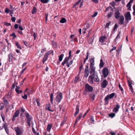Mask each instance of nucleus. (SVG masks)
<instances>
[{
    "mask_svg": "<svg viewBox=\"0 0 135 135\" xmlns=\"http://www.w3.org/2000/svg\"><path fill=\"white\" fill-rule=\"evenodd\" d=\"M104 65V63L103 62V60L102 59L100 60V63L99 66L100 68H101L103 67Z\"/></svg>",
    "mask_w": 135,
    "mask_h": 135,
    "instance_id": "30",
    "label": "nucleus"
},
{
    "mask_svg": "<svg viewBox=\"0 0 135 135\" xmlns=\"http://www.w3.org/2000/svg\"><path fill=\"white\" fill-rule=\"evenodd\" d=\"M52 44L53 46L54 47H56L57 44L54 41H52Z\"/></svg>",
    "mask_w": 135,
    "mask_h": 135,
    "instance_id": "38",
    "label": "nucleus"
},
{
    "mask_svg": "<svg viewBox=\"0 0 135 135\" xmlns=\"http://www.w3.org/2000/svg\"><path fill=\"white\" fill-rule=\"evenodd\" d=\"M116 47H113L112 49L109 51L110 52H111L112 51H113L114 50H115L116 49Z\"/></svg>",
    "mask_w": 135,
    "mask_h": 135,
    "instance_id": "62",
    "label": "nucleus"
},
{
    "mask_svg": "<svg viewBox=\"0 0 135 135\" xmlns=\"http://www.w3.org/2000/svg\"><path fill=\"white\" fill-rule=\"evenodd\" d=\"M47 53H48V54H50L51 53H53V51L52 50H50L48 51Z\"/></svg>",
    "mask_w": 135,
    "mask_h": 135,
    "instance_id": "59",
    "label": "nucleus"
},
{
    "mask_svg": "<svg viewBox=\"0 0 135 135\" xmlns=\"http://www.w3.org/2000/svg\"><path fill=\"white\" fill-rule=\"evenodd\" d=\"M50 104H47L45 107V109L46 110H47L50 111H51V112H52L53 111L51 110L50 109Z\"/></svg>",
    "mask_w": 135,
    "mask_h": 135,
    "instance_id": "25",
    "label": "nucleus"
},
{
    "mask_svg": "<svg viewBox=\"0 0 135 135\" xmlns=\"http://www.w3.org/2000/svg\"><path fill=\"white\" fill-rule=\"evenodd\" d=\"M133 1V0H131L127 5V7L128 8L127 10L129 11L131 10V4Z\"/></svg>",
    "mask_w": 135,
    "mask_h": 135,
    "instance_id": "16",
    "label": "nucleus"
},
{
    "mask_svg": "<svg viewBox=\"0 0 135 135\" xmlns=\"http://www.w3.org/2000/svg\"><path fill=\"white\" fill-rule=\"evenodd\" d=\"M66 22V20L64 18H62L60 21L61 23H64Z\"/></svg>",
    "mask_w": 135,
    "mask_h": 135,
    "instance_id": "33",
    "label": "nucleus"
},
{
    "mask_svg": "<svg viewBox=\"0 0 135 135\" xmlns=\"http://www.w3.org/2000/svg\"><path fill=\"white\" fill-rule=\"evenodd\" d=\"M93 39L92 38H91L88 40V42L89 44H90L93 42Z\"/></svg>",
    "mask_w": 135,
    "mask_h": 135,
    "instance_id": "41",
    "label": "nucleus"
},
{
    "mask_svg": "<svg viewBox=\"0 0 135 135\" xmlns=\"http://www.w3.org/2000/svg\"><path fill=\"white\" fill-rule=\"evenodd\" d=\"M27 94L28 95H29L31 94V90H29L28 91H27Z\"/></svg>",
    "mask_w": 135,
    "mask_h": 135,
    "instance_id": "53",
    "label": "nucleus"
},
{
    "mask_svg": "<svg viewBox=\"0 0 135 135\" xmlns=\"http://www.w3.org/2000/svg\"><path fill=\"white\" fill-rule=\"evenodd\" d=\"M23 42L24 44L26 46H29V44L26 41H23Z\"/></svg>",
    "mask_w": 135,
    "mask_h": 135,
    "instance_id": "43",
    "label": "nucleus"
},
{
    "mask_svg": "<svg viewBox=\"0 0 135 135\" xmlns=\"http://www.w3.org/2000/svg\"><path fill=\"white\" fill-rule=\"evenodd\" d=\"M79 79V78L78 77H75V80H74V82L75 83H76L78 80Z\"/></svg>",
    "mask_w": 135,
    "mask_h": 135,
    "instance_id": "50",
    "label": "nucleus"
},
{
    "mask_svg": "<svg viewBox=\"0 0 135 135\" xmlns=\"http://www.w3.org/2000/svg\"><path fill=\"white\" fill-rule=\"evenodd\" d=\"M3 128H4L5 130L6 131V133L7 134H8L9 133V131L7 127V124L6 123H4L3 124Z\"/></svg>",
    "mask_w": 135,
    "mask_h": 135,
    "instance_id": "18",
    "label": "nucleus"
},
{
    "mask_svg": "<svg viewBox=\"0 0 135 135\" xmlns=\"http://www.w3.org/2000/svg\"><path fill=\"white\" fill-rule=\"evenodd\" d=\"M122 15L119 12V9H116L115 10L114 16L116 19H118Z\"/></svg>",
    "mask_w": 135,
    "mask_h": 135,
    "instance_id": "7",
    "label": "nucleus"
},
{
    "mask_svg": "<svg viewBox=\"0 0 135 135\" xmlns=\"http://www.w3.org/2000/svg\"><path fill=\"white\" fill-rule=\"evenodd\" d=\"M88 59V52L87 53V55L86 56V58H85L84 60V64L85 62Z\"/></svg>",
    "mask_w": 135,
    "mask_h": 135,
    "instance_id": "45",
    "label": "nucleus"
},
{
    "mask_svg": "<svg viewBox=\"0 0 135 135\" xmlns=\"http://www.w3.org/2000/svg\"><path fill=\"white\" fill-rule=\"evenodd\" d=\"M89 24H87V25L86 26V27H87L86 28H83V30H84L85 31H86V30L87 29H88V28L89 27Z\"/></svg>",
    "mask_w": 135,
    "mask_h": 135,
    "instance_id": "51",
    "label": "nucleus"
},
{
    "mask_svg": "<svg viewBox=\"0 0 135 135\" xmlns=\"http://www.w3.org/2000/svg\"><path fill=\"white\" fill-rule=\"evenodd\" d=\"M120 107V105L118 103H117L116 106L113 109V111L115 113H117L119 111V109Z\"/></svg>",
    "mask_w": 135,
    "mask_h": 135,
    "instance_id": "13",
    "label": "nucleus"
},
{
    "mask_svg": "<svg viewBox=\"0 0 135 135\" xmlns=\"http://www.w3.org/2000/svg\"><path fill=\"white\" fill-rule=\"evenodd\" d=\"M20 87L19 86H16V88L15 89V91L18 94H20L22 93V91L20 90Z\"/></svg>",
    "mask_w": 135,
    "mask_h": 135,
    "instance_id": "20",
    "label": "nucleus"
},
{
    "mask_svg": "<svg viewBox=\"0 0 135 135\" xmlns=\"http://www.w3.org/2000/svg\"><path fill=\"white\" fill-rule=\"evenodd\" d=\"M82 115V113H80L79 114V115L78 117L77 118L76 120L75 123L74 124L75 125L76 123L77 122L78 120H79L81 118Z\"/></svg>",
    "mask_w": 135,
    "mask_h": 135,
    "instance_id": "28",
    "label": "nucleus"
},
{
    "mask_svg": "<svg viewBox=\"0 0 135 135\" xmlns=\"http://www.w3.org/2000/svg\"><path fill=\"white\" fill-rule=\"evenodd\" d=\"M47 58L44 56V57L43 59V61H42L43 63L44 64V62L46 60H47Z\"/></svg>",
    "mask_w": 135,
    "mask_h": 135,
    "instance_id": "39",
    "label": "nucleus"
},
{
    "mask_svg": "<svg viewBox=\"0 0 135 135\" xmlns=\"http://www.w3.org/2000/svg\"><path fill=\"white\" fill-rule=\"evenodd\" d=\"M12 21L13 22H15L16 20V18L15 17H12L11 18Z\"/></svg>",
    "mask_w": 135,
    "mask_h": 135,
    "instance_id": "49",
    "label": "nucleus"
},
{
    "mask_svg": "<svg viewBox=\"0 0 135 135\" xmlns=\"http://www.w3.org/2000/svg\"><path fill=\"white\" fill-rule=\"evenodd\" d=\"M110 24V23L109 22H108L106 24V26H105V28H107L108 29H109V26Z\"/></svg>",
    "mask_w": 135,
    "mask_h": 135,
    "instance_id": "42",
    "label": "nucleus"
},
{
    "mask_svg": "<svg viewBox=\"0 0 135 135\" xmlns=\"http://www.w3.org/2000/svg\"><path fill=\"white\" fill-rule=\"evenodd\" d=\"M15 45L17 48L21 50L22 49V47L18 42L16 41L15 42Z\"/></svg>",
    "mask_w": 135,
    "mask_h": 135,
    "instance_id": "23",
    "label": "nucleus"
},
{
    "mask_svg": "<svg viewBox=\"0 0 135 135\" xmlns=\"http://www.w3.org/2000/svg\"><path fill=\"white\" fill-rule=\"evenodd\" d=\"M94 76H93L91 75H90L89 76L88 82L91 84H93L94 80L95 81H96L95 80V78H94Z\"/></svg>",
    "mask_w": 135,
    "mask_h": 135,
    "instance_id": "9",
    "label": "nucleus"
},
{
    "mask_svg": "<svg viewBox=\"0 0 135 135\" xmlns=\"http://www.w3.org/2000/svg\"><path fill=\"white\" fill-rule=\"evenodd\" d=\"M76 41L78 42V39L77 38H75L74 39H72V40H71V41Z\"/></svg>",
    "mask_w": 135,
    "mask_h": 135,
    "instance_id": "52",
    "label": "nucleus"
},
{
    "mask_svg": "<svg viewBox=\"0 0 135 135\" xmlns=\"http://www.w3.org/2000/svg\"><path fill=\"white\" fill-rule=\"evenodd\" d=\"M90 61V67H94V59L91 58L89 60Z\"/></svg>",
    "mask_w": 135,
    "mask_h": 135,
    "instance_id": "15",
    "label": "nucleus"
},
{
    "mask_svg": "<svg viewBox=\"0 0 135 135\" xmlns=\"http://www.w3.org/2000/svg\"><path fill=\"white\" fill-rule=\"evenodd\" d=\"M108 84V82L106 79L104 80L101 83V86L102 88H105Z\"/></svg>",
    "mask_w": 135,
    "mask_h": 135,
    "instance_id": "11",
    "label": "nucleus"
},
{
    "mask_svg": "<svg viewBox=\"0 0 135 135\" xmlns=\"http://www.w3.org/2000/svg\"><path fill=\"white\" fill-rule=\"evenodd\" d=\"M129 84V87L130 89L132 91L133 90V88L132 86V85L129 82L128 83Z\"/></svg>",
    "mask_w": 135,
    "mask_h": 135,
    "instance_id": "44",
    "label": "nucleus"
},
{
    "mask_svg": "<svg viewBox=\"0 0 135 135\" xmlns=\"http://www.w3.org/2000/svg\"><path fill=\"white\" fill-rule=\"evenodd\" d=\"M32 131H33V133L34 134H36V133H37V132H36L35 129H34V128H33V127L32 128Z\"/></svg>",
    "mask_w": 135,
    "mask_h": 135,
    "instance_id": "57",
    "label": "nucleus"
},
{
    "mask_svg": "<svg viewBox=\"0 0 135 135\" xmlns=\"http://www.w3.org/2000/svg\"><path fill=\"white\" fill-rule=\"evenodd\" d=\"M37 11V9L36 8L34 7L33 8V9L32 11V13L33 14L35 13Z\"/></svg>",
    "mask_w": 135,
    "mask_h": 135,
    "instance_id": "34",
    "label": "nucleus"
},
{
    "mask_svg": "<svg viewBox=\"0 0 135 135\" xmlns=\"http://www.w3.org/2000/svg\"><path fill=\"white\" fill-rule=\"evenodd\" d=\"M95 67H91L89 68V72L90 75L94 76L95 78V80L97 82H99V79L98 77L97 73L95 71Z\"/></svg>",
    "mask_w": 135,
    "mask_h": 135,
    "instance_id": "1",
    "label": "nucleus"
},
{
    "mask_svg": "<svg viewBox=\"0 0 135 135\" xmlns=\"http://www.w3.org/2000/svg\"><path fill=\"white\" fill-rule=\"evenodd\" d=\"M105 11L106 12L108 11L109 12L108 13L107 15L108 17L110 18L113 15V11L111 7H108L106 9Z\"/></svg>",
    "mask_w": 135,
    "mask_h": 135,
    "instance_id": "6",
    "label": "nucleus"
},
{
    "mask_svg": "<svg viewBox=\"0 0 135 135\" xmlns=\"http://www.w3.org/2000/svg\"><path fill=\"white\" fill-rule=\"evenodd\" d=\"M118 86L119 88V89H120V90H121V91L123 90V89L122 88L120 84Z\"/></svg>",
    "mask_w": 135,
    "mask_h": 135,
    "instance_id": "61",
    "label": "nucleus"
},
{
    "mask_svg": "<svg viewBox=\"0 0 135 135\" xmlns=\"http://www.w3.org/2000/svg\"><path fill=\"white\" fill-rule=\"evenodd\" d=\"M85 90L88 92H92L93 90V88L88 84H86L85 86Z\"/></svg>",
    "mask_w": 135,
    "mask_h": 135,
    "instance_id": "5",
    "label": "nucleus"
},
{
    "mask_svg": "<svg viewBox=\"0 0 135 135\" xmlns=\"http://www.w3.org/2000/svg\"><path fill=\"white\" fill-rule=\"evenodd\" d=\"M133 15L135 16V5H133Z\"/></svg>",
    "mask_w": 135,
    "mask_h": 135,
    "instance_id": "40",
    "label": "nucleus"
},
{
    "mask_svg": "<svg viewBox=\"0 0 135 135\" xmlns=\"http://www.w3.org/2000/svg\"><path fill=\"white\" fill-rule=\"evenodd\" d=\"M115 93H112L107 95L104 99V103L105 105H107L109 103V101L112 98L115 96Z\"/></svg>",
    "mask_w": 135,
    "mask_h": 135,
    "instance_id": "2",
    "label": "nucleus"
},
{
    "mask_svg": "<svg viewBox=\"0 0 135 135\" xmlns=\"http://www.w3.org/2000/svg\"><path fill=\"white\" fill-rule=\"evenodd\" d=\"M110 4L113 7H114L115 4V2H114L111 3Z\"/></svg>",
    "mask_w": 135,
    "mask_h": 135,
    "instance_id": "63",
    "label": "nucleus"
},
{
    "mask_svg": "<svg viewBox=\"0 0 135 135\" xmlns=\"http://www.w3.org/2000/svg\"><path fill=\"white\" fill-rule=\"evenodd\" d=\"M52 126L51 124H49L47 128V131L49 132H50V130L51 129Z\"/></svg>",
    "mask_w": 135,
    "mask_h": 135,
    "instance_id": "26",
    "label": "nucleus"
},
{
    "mask_svg": "<svg viewBox=\"0 0 135 135\" xmlns=\"http://www.w3.org/2000/svg\"><path fill=\"white\" fill-rule=\"evenodd\" d=\"M11 94V92L10 91H9L7 94L5 95V97L7 99L11 98H12Z\"/></svg>",
    "mask_w": 135,
    "mask_h": 135,
    "instance_id": "19",
    "label": "nucleus"
},
{
    "mask_svg": "<svg viewBox=\"0 0 135 135\" xmlns=\"http://www.w3.org/2000/svg\"><path fill=\"white\" fill-rule=\"evenodd\" d=\"M9 11V10L8 8H6L5 10V12L7 13H8Z\"/></svg>",
    "mask_w": 135,
    "mask_h": 135,
    "instance_id": "47",
    "label": "nucleus"
},
{
    "mask_svg": "<svg viewBox=\"0 0 135 135\" xmlns=\"http://www.w3.org/2000/svg\"><path fill=\"white\" fill-rule=\"evenodd\" d=\"M15 131L17 135H21L23 133L22 129L18 127H15Z\"/></svg>",
    "mask_w": 135,
    "mask_h": 135,
    "instance_id": "10",
    "label": "nucleus"
},
{
    "mask_svg": "<svg viewBox=\"0 0 135 135\" xmlns=\"http://www.w3.org/2000/svg\"><path fill=\"white\" fill-rule=\"evenodd\" d=\"M33 36L34 37V40H35L36 39V34L35 32H34V33Z\"/></svg>",
    "mask_w": 135,
    "mask_h": 135,
    "instance_id": "60",
    "label": "nucleus"
},
{
    "mask_svg": "<svg viewBox=\"0 0 135 135\" xmlns=\"http://www.w3.org/2000/svg\"><path fill=\"white\" fill-rule=\"evenodd\" d=\"M124 16L126 20L129 21L131 20V16L130 12H128L126 13Z\"/></svg>",
    "mask_w": 135,
    "mask_h": 135,
    "instance_id": "12",
    "label": "nucleus"
},
{
    "mask_svg": "<svg viewBox=\"0 0 135 135\" xmlns=\"http://www.w3.org/2000/svg\"><path fill=\"white\" fill-rule=\"evenodd\" d=\"M20 113L19 111L18 110H17L15 113L14 115H13L14 117H17Z\"/></svg>",
    "mask_w": 135,
    "mask_h": 135,
    "instance_id": "29",
    "label": "nucleus"
},
{
    "mask_svg": "<svg viewBox=\"0 0 135 135\" xmlns=\"http://www.w3.org/2000/svg\"><path fill=\"white\" fill-rule=\"evenodd\" d=\"M115 114L113 113H110L109 115V117L112 118L115 117Z\"/></svg>",
    "mask_w": 135,
    "mask_h": 135,
    "instance_id": "36",
    "label": "nucleus"
},
{
    "mask_svg": "<svg viewBox=\"0 0 135 135\" xmlns=\"http://www.w3.org/2000/svg\"><path fill=\"white\" fill-rule=\"evenodd\" d=\"M3 101L4 102V104L5 105H7L8 104V102L7 100L4 97L3 98Z\"/></svg>",
    "mask_w": 135,
    "mask_h": 135,
    "instance_id": "32",
    "label": "nucleus"
},
{
    "mask_svg": "<svg viewBox=\"0 0 135 135\" xmlns=\"http://www.w3.org/2000/svg\"><path fill=\"white\" fill-rule=\"evenodd\" d=\"M79 106L78 105L76 106L75 109V112L74 114V116H76L77 114H78L79 112Z\"/></svg>",
    "mask_w": 135,
    "mask_h": 135,
    "instance_id": "17",
    "label": "nucleus"
},
{
    "mask_svg": "<svg viewBox=\"0 0 135 135\" xmlns=\"http://www.w3.org/2000/svg\"><path fill=\"white\" fill-rule=\"evenodd\" d=\"M64 54H62L61 55L59 56V60L61 62V61L64 56Z\"/></svg>",
    "mask_w": 135,
    "mask_h": 135,
    "instance_id": "27",
    "label": "nucleus"
},
{
    "mask_svg": "<svg viewBox=\"0 0 135 135\" xmlns=\"http://www.w3.org/2000/svg\"><path fill=\"white\" fill-rule=\"evenodd\" d=\"M98 13L97 12H95L94 13L91 15V16L92 17H95L97 15Z\"/></svg>",
    "mask_w": 135,
    "mask_h": 135,
    "instance_id": "46",
    "label": "nucleus"
},
{
    "mask_svg": "<svg viewBox=\"0 0 135 135\" xmlns=\"http://www.w3.org/2000/svg\"><path fill=\"white\" fill-rule=\"evenodd\" d=\"M26 116L27 120V124L30 127V122L32 119V117L28 113H26Z\"/></svg>",
    "mask_w": 135,
    "mask_h": 135,
    "instance_id": "8",
    "label": "nucleus"
},
{
    "mask_svg": "<svg viewBox=\"0 0 135 135\" xmlns=\"http://www.w3.org/2000/svg\"><path fill=\"white\" fill-rule=\"evenodd\" d=\"M13 54L12 53H10L8 55L9 61V62H11L12 61L13 58Z\"/></svg>",
    "mask_w": 135,
    "mask_h": 135,
    "instance_id": "22",
    "label": "nucleus"
},
{
    "mask_svg": "<svg viewBox=\"0 0 135 135\" xmlns=\"http://www.w3.org/2000/svg\"><path fill=\"white\" fill-rule=\"evenodd\" d=\"M118 27V26L117 24H115L114 26V28L113 29V31H114Z\"/></svg>",
    "mask_w": 135,
    "mask_h": 135,
    "instance_id": "54",
    "label": "nucleus"
},
{
    "mask_svg": "<svg viewBox=\"0 0 135 135\" xmlns=\"http://www.w3.org/2000/svg\"><path fill=\"white\" fill-rule=\"evenodd\" d=\"M109 72L108 68L107 67L104 68L102 70V73L104 78L107 77Z\"/></svg>",
    "mask_w": 135,
    "mask_h": 135,
    "instance_id": "4",
    "label": "nucleus"
},
{
    "mask_svg": "<svg viewBox=\"0 0 135 135\" xmlns=\"http://www.w3.org/2000/svg\"><path fill=\"white\" fill-rule=\"evenodd\" d=\"M22 98L25 99H27V95L25 93L24 95H22Z\"/></svg>",
    "mask_w": 135,
    "mask_h": 135,
    "instance_id": "37",
    "label": "nucleus"
},
{
    "mask_svg": "<svg viewBox=\"0 0 135 135\" xmlns=\"http://www.w3.org/2000/svg\"><path fill=\"white\" fill-rule=\"evenodd\" d=\"M73 61L72 60H70L69 61H67L66 63V65L68 68L70 67V65H71L73 63Z\"/></svg>",
    "mask_w": 135,
    "mask_h": 135,
    "instance_id": "31",
    "label": "nucleus"
},
{
    "mask_svg": "<svg viewBox=\"0 0 135 135\" xmlns=\"http://www.w3.org/2000/svg\"><path fill=\"white\" fill-rule=\"evenodd\" d=\"M105 37L103 36H101L99 39V41L100 42H103L104 41V40L105 39Z\"/></svg>",
    "mask_w": 135,
    "mask_h": 135,
    "instance_id": "35",
    "label": "nucleus"
},
{
    "mask_svg": "<svg viewBox=\"0 0 135 135\" xmlns=\"http://www.w3.org/2000/svg\"><path fill=\"white\" fill-rule=\"evenodd\" d=\"M119 23L121 25H122L124 23V17L123 15H122L119 18Z\"/></svg>",
    "mask_w": 135,
    "mask_h": 135,
    "instance_id": "14",
    "label": "nucleus"
},
{
    "mask_svg": "<svg viewBox=\"0 0 135 135\" xmlns=\"http://www.w3.org/2000/svg\"><path fill=\"white\" fill-rule=\"evenodd\" d=\"M81 0H79L78 1L76 2L74 5L73 7H75L77 5L79 4V3L81 1Z\"/></svg>",
    "mask_w": 135,
    "mask_h": 135,
    "instance_id": "48",
    "label": "nucleus"
},
{
    "mask_svg": "<svg viewBox=\"0 0 135 135\" xmlns=\"http://www.w3.org/2000/svg\"><path fill=\"white\" fill-rule=\"evenodd\" d=\"M1 117L2 118L3 120L4 121L5 120V117L4 115L3 114H1Z\"/></svg>",
    "mask_w": 135,
    "mask_h": 135,
    "instance_id": "55",
    "label": "nucleus"
},
{
    "mask_svg": "<svg viewBox=\"0 0 135 135\" xmlns=\"http://www.w3.org/2000/svg\"><path fill=\"white\" fill-rule=\"evenodd\" d=\"M36 102L38 106H39L40 105V104L39 100L38 99H36Z\"/></svg>",
    "mask_w": 135,
    "mask_h": 135,
    "instance_id": "58",
    "label": "nucleus"
},
{
    "mask_svg": "<svg viewBox=\"0 0 135 135\" xmlns=\"http://www.w3.org/2000/svg\"><path fill=\"white\" fill-rule=\"evenodd\" d=\"M63 98V95L61 92L57 94L55 100L58 104L61 101Z\"/></svg>",
    "mask_w": 135,
    "mask_h": 135,
    "instance_id": "3",
    "label": "nucleus"
},
{
    "mask_svg": "<svg viewBox=\"0 0 135 135\" xmlns=\"http://www.w3.org/2000/svg\"><path fill=\"white\" fill-rule=\"evenodd\" d=\"M90 120L92 122H94V117H91L90 118Z\"/></svg>",
    "mask_w": 135,
    "mask_h": 135,
    "instance_id": "64",
    "label": "nucleus"
},
{
    "mask_svg": "<svg viewBox=\"0 0 135 135\" xmlns=\"http://www.w3.org/2000/svg\"><path fill=\"white\" fill-rule=\"evenodd\" d=\"M92 1L95 3H98V0H92Z\"/></svg>",
    "mask_w": 135,
    "mask_h": 135,
    "instance_id": "56",
    "label": "nucleus"
},
{
    "mask_svg": "<svg viewBox=\"0 0 135 135\" xmlns=\"http://www.w3.org/2000/svg\"><path fill=\"white\" fill-rule=\"evenodd\" d=\"M89 70H84V77L87 78L89 76Z\"/></svg>",
    "mask_w": 135,
    "mask_h": 135,
    "instance_id": "21",
    "label": "nucleus"
},
{
    "mask_svg": "<svg viewBox=\"0 0 135 135\" xmlns=\"http://www.w3.org/2000/svg\"><path fill=\"white\" fill-rule=\"evenodd\" d=\"M50 100L51 104H53V98L54 96L52 93H51L50 95Z\"/></svg>",
    "mask_w": 135,
    "mask_h": 135,
    "instance_id": "24",
    "label": "nucleus"
}]
</instances>
